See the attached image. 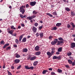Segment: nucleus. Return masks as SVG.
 Here are the masks:
<instances>
[{"instance_id": "obj_1", "label": "nucleus", "mask_w": 75, "mask_h": 75, "mask_svg": "<svg viewBox=\"0 0 75 75\" xmlns=\"http://www.w3.org/2000/svg\"><path fill=\"white\" fill-rule=\"evenodd\" d=\"M57 45H59L61 44H62V43H64V41H59L58 40V39H56L54 40V41H52L51 42V44L52 45H55L57 44Z\"/></svg>"}, {"instance_id": "obj_2", "label": "nucleus", "mask_w": 75, "mask_h": 75, "mask_svg": "<svg viewBox=\"0 0 75 75\" xmlns=\"http://www.w3.org/2000/svg\"><path fill=\"white\" fill-rule=\"evenodd\" d=\"M25 8V6H21L20 8V12L22 13V14H24V13L25 12V10L24 9Z\"/></svg>"}, {"instance_id": "obj_3", "label": "nucleus", "mask_w": 75, "mask_h": 75, "mask_svg": "<svg viewBox=\"0 0 75 75\" xmlns=\"http://www.w3.org/2000/svg\"><path fill=\"white\" fill-rule=\"evenodd\" d=\"M37 58V57L34 56L31 57V56H29L27 58V60H30V61H34Z\"/></svg>"}, {"instance_id": "obj_4", "label": "nucleus", "mask_w": 75, "mask_h": 75, "mask_svg": "<svg viewBox=\"0 0 75 75\" xmlns=\"http://www.w3.org/2000/svg\"><path fill=\"white\" fill-rule=\"evenodd\" d=\"M36 16L35 15H33V16H28L27 18V19H28L29 20H33V18H34Z\"/></svg>"}, {"instance_id": "obj_5", "label": "nucleus", "mask_w": 75, "mask_h": 75, "mask_svg": "<svg viewBox=\"0 0 75 75\" xmlns=\"http://www.w3.org/2000/svg\"><path fill=\"white\" fill-rule=\"evenodd\" d=\"M30 4L31 6H34L35 4H36V1H34L32 2H30Z\"/></svg>"}, {"instance_id": "obj_6", "label": "nucleus", "mask_w": 75, "mask_h": 75, "mask_svg": "<svg viewBox=\"0 0 75 75\" xmlns=\"http://www.w3.org/2000/svg\"><path fill=\"white\" fill-rule=\"evenodd\" d=\"M37 29L35 26L33 27L32 31H33V33H36L37 32Z\"/></svg>"}, {"instance_id": "obj_7", "label": "nucleus", "mask_w": 75, "mask_h": 75, "mask_svg": "<svg viewBox=\"0 0 75 75\" xmlns=\"http://www.w3.org/2000/svg\"><path fill=\"white\" fill-rule=\"evenodd\" d=\"M71 47L72 48H74L75 47V43L74 42L72 43L71 44Z\"/></svg>"}, {"instance_id": "obj_8", "label": "nucleus", "mask_w": 75, "mask_h": 75, "mask_svg": "<svg viewBox=\"0 0 75 75\" xmlns=\"http://www.w3.org/2000/svg\"><path fill=\"white\" fill-rule=\"evenodd\" d=\"M20 59H16V60H15L14 61V62L15 63H16V64H18V63L20 62Z\"/></svg>"}, {"instance_id": "obj_9", "label": "nucleus", "mask_w": 75, "mask_h": 75, "mask_svg": "<svg viewBox=\"0 0 75 75\" xmlns=\"http://www.w3.org/2000/svg\"><path fill=\"white\" fill-rule=\"evenodd\" d=\"M24 35V34H22L19 37V42L21 41V40H22V38H23V36Z\"/></svg>"}, {"instance_id": "obj_10", "label": "nucleus", "mask_w": 75, "mask_h": 75, "mask_svg": "<svg viewBox=\"0 0 75 75\" xmlns=\"http://www.w3.org/2000/svg\"><path fill=\"white\" fill-rule=\"evenodd\" d=\"M47 55L49 56L48 58H50L52 56V55H51V53L50 52H47Z\"/></svg>"}, {"instance_id": "obj_11", "label": "nucleus", "mask_w": 75, "mask_h": 75, "mask_svg": "<svg viewBox=\"0 0 75 75\" xmlns=\"http://www.w3.org/2000/svg\"><path fill=\"white\" fill-rule=\"evenodd\" d=\"M35 51H39L40 50V47L38 46H37L35 48Z\"/></svg>"}, {"instance_id": "obj_12", "label": "nucleus", "mask_w": 75, "mask_h": 75, "mask_svg": "<svg viewBox=\"0 0 75 75\" xmlns=\"http://www.w3.org/2000/svg\"><path fill=\"white\" fill-rule=\"evenodd\" d=\"M23 52H27L28 51V49L27 48H25L23 49Z\"/></svg>"}, {"instance_id": "obj_13", "label": "nucleus", "mask_w": 75, "mask_h": 75, "mask_svg": "<svg viewBox=\"0 0 75 75\" xmlns=\"http://www.w3.org/2000/svg\"><path fill=\"white\" fill-rule=\"evenodd\" d=\"M62 47H60L58 49L57 51L61 52H62Z\"/></svg>"}, {"instance_id": "obj_14", "label": "nucleus", "mask_w": 75, "mask_h": 75, "mask_svg": "<svg viewBox=\"0 0 75 75\" xmlns=\"http://www.w3.org/2000/svg\"><path fill=\"white\" fill-rule=\"evenodd\" d=\"M40 38H42L44 36V33H39Z\"/></svg>"}, {"instance_id": "obj_15", "label": "nucleus", "mask_w": 75, "mask_h": 75, "mask_svg": "<svg viewBox=\"0 0 75 75\" xmlns=\"http://www.w3.org/2000/svg\"><path fill=\"white\" fill-rule=\"evenodd\" d=\"M9 45V43H6L4 45V47H3V48L4 49H5V48L6 47H7V46H8Z\"/></svg>"}, {"instance_id": "obj_16", "label": "nucleus", "mask_w": 75, "mask_h": 75, "mask_svg": "<svg viewBox=\"0 0 75 75\" xmlns=\"http://www.w3.org/2000/svg\"><path fill=\"white\" fill-rule=\"evenodd\" d=\"M26 41H27V39L26 38H24L22 40V42H26Z\"/></svg>"}, {"instance_id": "obj_17", "label": "nucleus", "mask_w": 75, "mask_h": 75, "mask_svg": "<svg viewBox=\"0 0 75 75\" xmlns=\"http://www.w3.org/2000/svg\"><path fill=\"white\" fill-rule=\"evenodd\" d=\"M40 54H41V52L40 51L37 52L35 53L36 55H39Z\"/></svg>"}, {"instance_id": "obj_18", "label": "nucleus", "mask_w": 75, "mask_h": 75, "mask_svg": "<svg viewBox=\"0 0 75 75\" xmlns=\"http://www.w3.org/2000/svg\"><path fill=\"white\" fill-rule=\"evenodd\" d=\"M13 32H14V30H12L11 31H9L8 33L9 34H12L13 33Z\"/></svg>"}, {"instance_id": "obj_19", "label": "nucleus", "mask_w": 75, "mask_h": 75, "mask_svg": "<svg viewBox=\"0 0 75 75\" xmlns=\"http://www.w3.org/2000/svg\"><path fill=\"white\" fill-rule=\"evenodd\" d=\"M58 40H59V41H64V40L62 38H58Z\"/></svg>"}, {"instance_id": "obj_20", "label": "nucleus", "mask_w": 75, "mask_h": 75, "mask_svg": "<svg viewBox=\"0 0 75 75\" xmlns=\"http://www.w3.org/2000/svg\"><path fill=\"white\" fill-rule=\"evenodd\" d=\"M38 62L37 61L34 62L33 63V65L34 66H36L38 64Z\"/></svg>"}, {"instance_id": "obj_21", "label": "nucleus", "mask_w": 75, "mask_h": 75, "mask_svg": "<svg viewBox=\"0 0 75 75\" xmlns=\"http://www.w3.org/2000/svg\"><path fill=\"white\" fill-rule=\"evenodd\" d=\"M15 57H16V58H18L20 57V55H19L18 54L16 53L15 54Z\"/></svg>"}, {"instance_id": "obj_22", "label": "nucleus", "mask_w": 75, "mask_h": 75, "mask_svg": "<svg viewBox=\"0 0 75 75\" xmlns=\"http://www.w3.org/2000/svg\"><path fill=\"white\" fill-rule=\"evenodd\" d=\"M46 72H48V70H43L42 71V73L43 74H45Z\"/></svg>"}, {"instance_id": "obj_23", "label": "nucleus", "mask_w": 75, "mask_h": 75, "mask_svg": "<svg viewBox=\"0 0 75 75\" xmlns=\"http://www.w3.org/2000/svg\"><path fill=\"white\" fill-rule=\"evenodd\" d=\"M57 27H59L60 25H61V23H57L56 25Z\"/></svg>"}, {"instance_id": "obj_24", "label": "nucleus", "mask_w": 75, "mask_h": 75, "mask_svg": "<svg viewBox=\"0 0 75 75\" xmlns=\"http://www.w3.org/2000/svg\"><path fill=\"white\" fill-rule=\"evenodd\" d=\"M71 25H72L73 28H75V25H74V23H73L72 22H71Z\"/></svg>"}, {"instance_id": "obj_25", "label": "nucleus", "mask_w": 75, "mask_h": 75, "mask_svg": "<svg viewBox=\"0 0 75 75\" xmlns=\"http://www.w3.org/2000/svg\"><path fill=\"white\" fill-rule=\"evenodd\" d=\"M68 61L70 64H71L72 63V61H71L70 59H68Z\"/></svg>"}, {"instance_id": "obj_26", "label": "nucleus", "mask_w": 75, "mask_h": 75, "mask_svg": "<svg viewBox=\"0 0 75 75\" xmlns=\"http://www.w3.org/2000/svg\"><path fill=\"white\" fill-rule=\"evenodd\" d=\"M57 30V26L54 27L52 28V30Z\"/></svg>"}, {"instance_id": "obj_27", "label": "nucleus", "mask_w": 75, "mask_h": 75, "mask_svg": "<svg viewBox=\"0 0 75 75\" xmlns=\"http://www.w3.org/2000/svg\"><path fill=\"white\" fill-rule=\"evenodd\" d=\"M33 13L34 15H35L37 14V12L36 11H33Z\"/></svg>"}, {"instance_id": "obj_28", "label": "nucleus", "mask_w": 75, "mask_h": 75, "mask_svg": "<svg viewBox=\"0 0 75 75\" xmlns=\"http://www.w3.org/2000/svg\"><path fill=\"white\" fill-rule=\"evenodd\" d=\"M71 16H75V13H74L73 11L71 12Z\"/></svg>"}, {"instance_id": "obj_29", "label": "nucleus", "mask_w": 75, "mask_h": 75, "mask_svg": "<svg viewBox=\"0 0 75 75\" xmlns=\"http://www.w3.org/2000/svg\"><path fill=\"white\" fill-rule=\"evenodd\" d=\"M11 29H13V30H16V28L14 27V26L13 25H12L11 26Z\"/></svg>"}, {"instance_id": "obj_30", "label": "nucleus", "mask_w": 75, "mask_h": 75, "mask_svg": "<svg viewBox=\"0 0 75 75\" xmlns=\"http://www.w3.org/2000/svg\"><path fill=\"white\" fill-rule=\"evenodd\" d=\"M65 10L67 11H70L71 10L70 9H69V8L68 7L66 8H65Z\"/></svg>"}, {"instance_id": "obj_31", "label": "nucleus", "mask_w": 75, "mask_h": 75, "mask_svg": "<svg viewBox=\"0 0 75 75\" xmlns=\"http://www.w3.org/2000/svg\"><path fill=\"white\" fill-rule=\"evenodd\" d=\"M52 14L54 16H57V13L56 12V11H55L54 12H53Z\"/></svg>"}, {"instance_id": "obj_32", "label": "nucleus", "mask_w": 75, "mask_h": 75, "mask_svg": "<svg viewBox=\"0 0 75 75\" xmlns=\"http://www.w3.org/2000/svg\"><path fill=\"white\" fill-rule=\"evenodd\" d=\"M47 15L48 16H50V17H52V15L50 13H46Z\"/></svg>"}, {"instance_id": "obj_33", "label": "nucleus", "mask_w": 75, "mask_h": 75, "mask_svg": "<svg viewBox=\"0 0 75 75\" xmlns=\"http://www.w3.org/2000/svg\"><path fill=\"white\" fill-rule=\"evenodd\" d=\"M61 56H59L58 57L57 56V59L58 60H60V59H61Z\"/></svg>"}, {"instance_id": "obj_34", "label": "nucleus", "mask_w": 75, "mask_h": 75, "mask_svg": "<svg viewBox=\"0 0 75 75\" xmlns=\"http://www.w3.org/2000/svg\"><path fill=\"white\" fill-rule=\"evenodd\" d=\"M15 42H16V44H19V42L18 41V40L17 39H16L15 40Z\"/></svg>"}, {"instance_id": "obj_35", "label": "nucleus", "mask_w": 75, "mask_h": 75, "mask_svg": "<svg viewBox=\"0 0 75 75\" xmlns=\"http://www.w3.org/2000/svg\"><path fill=\"white\" fill-rule=\"evenodd\" d=\"M52 38H53V36H50L49 37V40H52Z\"/></svg>"}, {"instance_id": "obj_36", "label": "nucleus", "mask_w": 75, "mask_h": 75, "mask_svg": "<svg viewBox=\"0 0 75 75\" xmlns=\"http://www.w3.org/2000/svg\"><path fill=\"white\" fill-rule=\"evenodd\" d=\"M57 56H54L53 57V59H57Z\"/></svg>"}, {"instance_id": "obj_37", "label": "nucleus", "mask_w": 75, "mask_h": 75, "mask_svg": "<svg viewBox=\"0 0 75 75\" xmlns=\"http://www.w3.org/2000/svg\"><path fill=\"white\" fill-rule=\"evenodd\" d=\"M72 66H75V60H74V62H72L71 64Z\"/></svg>"}, {"instance_id": "obj_38", "label": "nucleus", "mask_w": 75, "mask_h": 75, "mask_svg": "<svg viewBox=\"0 0 75 75\" xmlns=\"http://www.w3.org/2000/svg\"><path fill=\"white\" fill-rule=\"evenodd\" d=\"M34 25L36 27H37L38 25V23H34Z\"/></svg>"}, {"instance_id": "obj_39", "label": "nucleus", "mask_w": 75, "mask_h": 75, "mask_svg": "<svg viewBox=\"0 0 75 75\" xmlns=\"http://www.w3.org/2000/svg\"><path fill=\"white\" fill-rule=\"evenodd\" d=\"M25 69H29L30 67H28V66H25Z\"/></svg>"}, {"instance_id": "obj_40", "label": "nucleus", "mask_w": 75, "mask_h": 75, "mask_svg": "<svg viewBox=\"0 0 75 75\" xmlns=\"http://www.w3.org/2000/svg\"><path fill=\"white\" fill-rule=\"evenodd\" d=\"M10 49H11V47L10 46L8 47H7V48H6V50H10Z\"/></svg>"}, {"instance_id": "obj_41", "label": "nucleus", "mask_w": 75, "mask_h": 75, "mask_svg": "<svg viewBox=\"0 0 75 75\" xmlns=\"http://www.w3.org/2000/svg\"><path fill=\"white\" fill-rule=\"evenodd\" d=\"M67 55L68 56H71V55H72V53L71 52H70L67 53Z\"/></svg>"}, {"instance_id": "obj_42", "label": "nucleus", "mask_w": 75, "mask_h": 75, "mask_svg": "<svg viewBox=\"0 0 75 75\" xmlns=\"http://www.w3.org/2000/svg\"><path fill=\"white\" fill-rule=\"evenodd\" d=\"M4 40H1L0 42L1 44H4Z\"/></svg>"}, {"instance_id": "obj_43", "label": "nucleus", "mask_w": 75, "mask_h": 75, "mask_svg": "<svg viewBox=\"0 0 75 75\" xmlns=\"http://www.w3.org/2000/svg\"><path fill=\"white\" fill-rule=\"evenodd\" d=\"M58 71L59 72V73L62 72V70H61L59 69H58Z\"/></svg>"}, {"instance_id": "obj_44", "label": "nucleus", "mask_w": 75, "mask_h": 75, "mask_svg": "<svg viewBox=\"0 0 75 75\" xmlns=\"http://www.w3.org/2000/svg\"><path fill=\"white\" fill-rule=\"evenodd\" d=\"M52 50V51H54V52H55V48L54 47L52 48L51 49Z\"/></svg>"}, {"instance_id": "obj_45", "label": "nucleus", "mask_w": 75, "mask_h": 75, "mask_svg": "<svg viewBox=\"0 0 75 75\" xmlns=\"http://www.w3.org/2000/svg\"><path fill=\"white\" fill-rule=\"evenodd\" d=\"M34 69V67H29V69L33 70Z\"/></svg>"}, {"instance_id": "obj_46", "label": "nucleus", "mask_w": 75, "mask_h": 75, "mask_svg": "<svg viewBox=\"0 0 75 75\" xmlns=\"http://www.w3.org/2000/svg\"><path fill=\"white\" fill-rule=\"evenodd\" d=\"M21 65H19V66H18L17 68V69H20L21 68Z\"/></svg>"}, {"instance_id": "obj_47", "label": "nucleus", "mask_w": 75, "mask_h": 75, "mask_svg": "<svg viewBox=\"0 0 75 75\" xmlns=\"http://www.w3.org/2000/svg\"><path fill=\"white\" fill-rule=\"evenodd\" d=\"M36 35L37 37H38L39 35H40V34H39V33H38L36 34Z\"/></svg>"}, {"instance_id": "obj_48", "label": "nucleus", "mask_w": 75, "mask_h": 75, "mask_svg": "<svg viewBox=\"0 0 75 75\" xmlns=\"http://www.w3.org/2000/svg\"><path fill=\"white\" fill-rule=\"evenodd\" d=\"M55 52L53 51H52L51 53L52 55L54 54V53Z\"/></svg>"}, {"instance_id": "obj_49", "label": "nucleus", "mask_w": 75, "mask_h": 75, "mask_svg": "<svg viewBox=\"0 0 75 75\" xmlns=\"http://www.w3.org/2000/svg\"><path fill=\"white\" fill-rule=\"evenodd\" d=\"M20 17H21V18H24L23 15L22 14H21L20 15Z\"/></svg>"}, {"instance_id": "obj_50", "label": "nucleus", "mask_w": 75, "mask_h": 75, "mask_svg": "<svg viewBox=\"0 0 75 75\" xmlns=\"http://www.w3.org/2000/svg\"><path fill=\"white\" fill-rule=\"evenodd\" d=\"M11 68L12 69H14V66H11Z\"/></svg>"}, {"instance_id": "obj_51", "label": "nucleus", "mask_w": 75, "mask_h": 75, "mask_svg": "<svg viewBox=\"0 0 75 75\" xmlns=\"http://www.w3.org/2000/svg\"><path fill=\"white\" fill-rule=\"evenodd\" d=\"M29 6H30L28 4H27L26 5V7L27 8H28V7H29Z\"/></svg>"}, {"instance_id": "obj_52", "label": "nucleus", "mask_w": 75, "mask_h": 75, "mask_svg": "<svg viewBox=\"0 0 75 75\" xmlns=\"http://www.w3.org/2000/svg\"><path fill=\"white\" fill-rule=\"evenodd\" d=\"M42 26H39V29L40 30H41V29H42Z\"/></svg>"}, {"instance_id": "obj_53", "label": "nucleus", "mask_w": 75, "mask_h": 75, "mask_svg": "<svg viewBox=\"0 0 75 75\" xmlns=\"http://www.w3.org/2000/svg\"><path fill=\"white\" fill-rule=\"evenodd\" d=\"M67 26L68 28H71V26L69 25V24H68Z\"/></svg>"}, {"instance_id": "obj_54", "label": "nucleus", "mask_w": 75, "mask_h": 75, "mask_svg": "<svg viewBox=\"0 0 75 75\" xmlns=\"http://www.w3.org/2000/svg\"><path fill=\"white\" fill-rule=\"evenodd\" d=\"M7 32L8 33L10 31V28H8L7 29Z\"/></svg>"}, {"instance_id": "obj_55", "label": "nucleus", "mask_w": 75, "mask_h": 75, "mask_svg": "<svg viewBox=\"0 0 75 75\" xmlns=\"http://www.w3.org/2000/svg\"><path fill=\"white\" fill-rule=\"evenodd\" d=\"M13 46L15 48H17V45H14Z\"/></svg>"}, {"instance_id": "obj_56", "label": "nucleus", "mask_w": 75, "mask_h": 75, "mask_svg": "<svg viewBox=\"0 0 75 75\" xmlns=\"http://www.w3.org/2000/svg\"><path fill=\"white\" fill-rule=\"evenodd\" d=\"M8 74L9 75H12V74L9 71H8Z\"/></svg>"}, {"instance_id": "obj_57", "label": "nucleus", "mask_w": 75, "mask_h": 75, "mask_svg": "<svg viewBox=\"0 0 75 75\" xmlns=\"http://www.w3.org/2000/svg\"><path fill=\"white\" fill-rule=\"evenodd\" d=\"M51 74L53 75H55V73L54 72H52L51 73Z\"/></svg>"}, {"instance_id": "obj_58", "label": "nucleus", "mask_w": 75, "mask_h": 75, "mask_svg": "<svg viewBox=\"0 0 75 75\" xmlns=\"http://www.w3.org/2000/svg\"><path fill=\"white\" fill-rule=\"evenodd\" d=\"M6 68V66H5V65L4 64L3 66V69H4Z\"/></svg>"}, {"instance_id": "obj_59", "label": "nucleus", "mask_w": 75, "mask_h": 75, "mask_svg": "<svg viewBox=\"0 0 75 75\" xmlns=\"http://www.w3.org/2000/svg\"><path fill=\"white\" fill-rule=\"evenodd\" d=\"M69 58L70 59H71L72 60V59H73V57H69Z\"/></svg>"}, {"instance_id": "obj_60", "label": "nucleus", "mask_w": 75, "mask_h": 75, "mask_svg": "<svg viewBox=\"0 0 75 75\" xmlns=\"http://www.w3.org/2000/svg\"><path fill=\"white\" fill-rule=\"evenodd\" d=\"M21 25L22 27H24V24L23 23H22L21 24Z\"/></svg>"}, {"instance_id": "obj_61", "label": "nucleus", "mask_w": 75, "mask_h": 75, "mask_svg": "<svg viewBox=\"0 0 75 75\" xmlns=\"http://www.w3.org/2000/svg\"><path fill=\"white\" fill-rule=\"evenodd\" d=\"M59 52H57L56 53V54H60V53H59Z\"/></svg>"}, {"instance_id": "obj_62", "label": "nucleus", "mask_w": 75, "mask_h": 75, "mask_svg": "<svg viewBox=\"0 0 75 75\" xmlns=\"http://www.w3.org/2000/svg\"><path fill=\"white\" fill-rule=\"evenodd\" d=\"M49 71H52V68H50L49 69Z\"/></svg>"}, {"instance_id": "obj_63", "label": "nucleus", "mask_w": 75, "mask_h": 75, "mask_svg": "<svg viewBox=\"0 0 75 75\" xmlns=\"http://www.w3.org/2000/svg\"><path fill=\"white\" fill-rule=\"evenodd\" d=\"M67 68H68L69 67V66H68V65H66L65 66Z\"/></svg>"}, {"instance_id": "obj_64", "label": "nucleus", "mask_w": 75, "mask_h": 75, "mask_svg": "<svg viewBox=\"0 0 75 75\" xmlns=\"http://www.w3.org/2000/svg\"><path fill=\"white\" fill-rule=\"evenodd\" d=\"M72 36L73 37H75V35H72Z\"/></svg>"}]
</instances>
